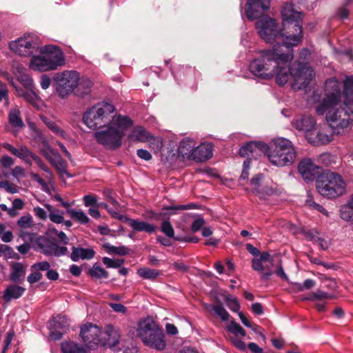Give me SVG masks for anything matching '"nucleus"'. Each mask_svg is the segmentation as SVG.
Returning a JSON list of instances; mask_svg holds the SVG:
<instances>
[{
    "label": "nucleus",
    "instance_id": "nucleus-1",
    "mask_svg": "<svg viewBox=\"0 0 353 353\" xmlns=\"http://www.w3.org/2000/svg\"><path fill=\"white\" fill-rule=\"evenodd\" d=\"M292 48L283 49L276 47L261 51L260 56L250 62V72L261 79L275 78L279 85L286 84L291 75L294 78L292 89H305L314 78L315 73L307 62L296 61L289 66L294 57Z\"/></svg>",
    "mask_w": 353,
    "mask_h": 353
},
{
    "label": "nucleus",
    "instance_id": "nucleus-2",
    "mask_svg": "<svg viewBox=\"0 0 353 353\" xmlns=\"http://www.w3.org/2000/svg\"><path fill=\"white\" fill-rule=\"evenodd\" d=\"M325 94L323 101L316 106V112L319 115L326 112L329 127L333 133L339 134L353 121V110L350 108H336L341 102L342 94L339 81L336 78L325 81Z\"/></svg>",
    "mask_w": 353,
    "mask_h": 353
},
{
    "label": "nucleus",
    "instance_id": "nucleus-3",
    "mask_svg": "<svg viewBox=\"0 0 353 353\" xmlns=\"http://www.w3.org/2000/svg\"><path fill=\"white\" fill-rule=\"evenodd\" d=\"M132 123V120L129 117L119 114L115 121L110 124L105 130L96 132L94 138L99 143L109 149L115 150L121 145V139L125 130Z\"/></svg>",
    "mask_w": 353,
    "mask_h": 353
},
{
    "label": "nucleus",
    "instance_id": "nucleus-4",
    "mask_svg": "<svg viewBox=\"0 0 353 353\" xmlns=\"http://www.w3.org/2000/svg\"><path fill=\"white\" fill-rule=\"evenodd\" d=\"M276 21L268 17H263L256 23V28L261 38L266 43H274L271 49L276 47L285 49L286 47H293L296 45L289 43L290 41L286 35H288L287 30H283V28L279 31L277 29Z\"/></svg>",
    "mask_w": 353,
    "mask_h": 353
},
{
    "label": "nucleus",
    "instance_id": "nucleus-5",
    "mask_svg": "<svg viewBox=\"0 0 353 353\" xmlns=\"http://www.w3.org/2000/svg\"><path fill=\"white\" fill-rule=\"evenodd\" d=\"M267 152L270 163L278 167L291 165L296 157V152L292 143L283 137L274 139L270 146H268Z\"/></svg>",
    "mask_w": 353,
    "mask_h": 353
},
{
    "label": "nucleus",
    "instance_id": "nucleus-6",
    "mask_svg": "<svg viewBox=\"0 0 353 353\" xmlns=\"http://www.w3.org/2000/svg\"><path fill=\"white\" fill-rule=\"evenodd\" d=\"M114 106L108 102L99 103L88 109L83 116L84 123L90 129L112 124L116 119Z\"/></svg>",
    "mask_w": 353,
    "mask_h": 353
},
{
    "label": "nucleus",
    "instance_id": "nucleus-7",
    "mask_svg": "<svg viewBox=\"0 0 353 353\" xmlns=\"http://www.w3.org/2000/svg\"><path fill=\"white\" fill-rule=\"evenodd\" d=\"M283 18V30H287L290 39L289 43L298 45L303 38L302 19L303 13L296 12L292 3H285L281 11Z\"/></svg>",
    "mask_w": 353,
    "mask_h": 353
},
{
    "label": "nucleus",
    "instance_id": "nucleus-8",
    "mask_svg": "<svg viewBox=\"0 0 353 353\" xmlns=\"http://www.w3.org/2000/svg\"><path fill=\"white\" fill-rule=\"evenodd\" d=\"M316 188L324 197L335 199L345 192L346 183L339 174L325 171L316 181Z\"/></svg>",
    "mask_w": 353,
    "mask_h": 353
},
{
    "label": "nucleus",
    "instance_id": "nucleus-9",
    "mask_svg": "<svg viewBox=\"0 0 353 353\" xmlns=\"http://www.w3.org/2000/svg\"><path fill=\"white\" fill-rule=\"evenodd\" d=\"M246 250L254 256L252 260V268L261 274V279L268 281L273 274V259L268 252L260 251L250 243L245 245Z\"/></svg>",
    "mask_w": 353,
    "mask_h": 353
},
{
    "label": "nucleus",
    "instance_id": "nucleus-10",
    "mask_svg": "<svg viewBox=\"0 0 353 353\" xmlns=\"http://www.w3.org/2000/svg\"><path fill=\"white\" fill-rule=\"evenodd\" d=\"M56 92L61 99L67 98L78 85L79 73L74 70H65L57 73L54 77Z\"/></svg>",
    "mask_w": 353,
    "mask_h": 353
},
{
    "label": "nucleus",
    "instance_id": "nucleus-11",
    "mask_svg": "<svg viewBox=\"0 0 353 353\" xmlns=\"http://www.w3.org/2000/svg\"><path fill=\"white\" fill-rule=\"evenodd\" d=\"M9 46L12 52L23 57L31 55L39 48L37 39L30 34L25 35L12 41Z\"/></svg>",
    "mask_w": 353,
    "mask_h": 353
},
{
    "label": "nucleus",
    "instance_id": "nucleus-12",
    "mask_svg": "<svg viewBox=\"0 0 353 353\" xmlns=\"http://www.w3.org/2000/svg\"><path fill=\"white\" fill-rule=\"evenodd\" d=\"M101 330L99 327L92 323H87L81 327L80 336L85 345L91 349L101 345V339L99 336Z\"/></svg>",
    "mask_w": 353,
    "mask_h": 353
},
{
    "label": "nucleus",
    "instance_id": "nucleus-13",
    "mask_svg": "<svg viewBox=\"0 0 353 353\" xmlns=\"http://www.w3.org/2000/svg\"><path fill=\"white\" fill-rule=\"evenodd\" d=\"M43 53L50 70H56L58 67L65 64L63 52L55 46H46L41 50Z\"/></svg>",
    "mask_w": 353,
    "mask_h": 353
},
{
    "label": "nucleus",
    "instance_id": "nucleus-14",
    "mask_svg": "<svg viewBox=\"0 0 353 353\" xmlns=\"http://www.w3.org/2000/svg\"><path fill=\"white\" fill-rule=\"evenodd\" d=\"M49 326L50 337L59 340L70 326L69 319L65 316L58 315L50 321Z\"/></svg>",
    "mask_w": 353,
    "mask_h": 353
},
{
    "label": "nucleus",
    "instance_id": "nucleus-15",
    "mask_svg": "<svg viewBox=\"0 0 353 353\" xmlns=\"http://www.w3.org/2000/svg\"><path fill=\"white\" fill-rule=\"evenodd\" d=\"M270 0H248L245 14L250 20L259 18L270 8Z\"/></svg>",
    "mask_w": 353,
    "mask_h": 353
},
{
    "label": "nucleus",
    "instance_id": "nucleus-16",
    "mask_svg": "<svg viewBox=\"0 0 353 353\" xmlns=\"http://www.w3.org/2000/svg\"><path fill=\"white\" fill-rule=\"evenodd\" d=\"M142 342L145 345L158 351L163 350L166 346L165 334L159 325L154 328L152 334Z\"/></svg>",
    "mask_w": 353,
    "mask_h": 353
},
{
    "label": "nucleus",
    "instance_id": "nucleus-17",
    "mask_svg": "<svg viewBox=\"0 0 353 353\" xmlns=\"http://www.w3.org/2000/svg\"><path fill=\"white\" fill-rule=\"evenodd\" d=\"M292 125L297 130L304 132L307 139V137L314 130L316 121L311 115H301L292 120Z\"/></svg>",
    "mask_w": 353,
    "mask_h": 353
},
{
    "label": "nucleus",
    "instance_id": "nucleus-18",
    "mask_svg": "<svg viewBox=\"0 0 353 353\" xmlns=\"http://www.w3.org/2000/svg\"><path fill=\"white\" fill-rule=\"evenodd\" d=\"M328 128V127L314 128L310 135L307 137V140L313 145L327 144L333 139V135Z\"/></svg>",
    "mask_w": 353,
    "mask_h": 353
},
{
    "label": "nucleus",
    "instance_id": "nucleus-19",
    "mask_svg": "<svg viewBox=\"0 0 353 353\" xmlns=\"http://www.w3.org/2000/svg\"><path fill=\"white\" fill-rule=\"evenodd\" d=\"M157 325L158 324L150 317L140 320L137 329V336L142 341L147 339V337L152 334V332Z\"/></svg>",
    "mask_w": 353,
    "mask_h": 353
},
{
    "label": "nucleus",
    "instance_id": "nucleus-20",
    "mask_svg": "<svg viewBox=\"0 0 353 353\" xmlns=\"http://www.w3.org/2000/svg\"><path fill=\"white\" fill-rule=\"evenodd\" d=\"M105 334L107 336L105 340L101 339V345L108 346L111 349H114L119 343L121 334L119 329L111 325H107L105 327Z\"/></svg>",
    "mask_w": 353,
    "mask_h": 353
},
{
    "label": "nucleus",
    "instance_id": "nucleus-21",
    "mask_svg": "<svg viewBox=\"0 0 353 353\" xmlns=\"http://www.w3.org/2000/svg\"><path fill=\"white\" fill-rule=\"evenodd\" d=\"M268 145L261 141H250L245 145H243L239 149V154L243 157L252 156L254 157V153L258 154L259 152H267Z\"/></svg>",
    "mask_w": 353,
    "mask_h": 353
},
{
    "label": "nucleus",
    "instance_id": "nucleus-22",
    "mask_svg": "<svg viewBox=\"0 0 353 353\" xmlns=\"http://www.w3.org/2000/svg\"><path fill=\"white\" fill-rule=\"evenodd\" d=\"M263 179V175L261 174H258L254 176L250 181V185L252 192L260 197H263L266 195H270L274 192L273 188L262 185L261 182Z\"/></svg>",
    "mask_w": 353,
    "mask_h": 353
},
{
    "label": "nucleus",
    "instance_id": "nucleus-23",
    "mask_svg": "<svg viewBox=\"0 0 353 353\" xmlns=\"http://www.w3.org/2000/svg\"><path fill=\"white\" fill-rule=\"evenodd\" d=\"M212 157V147L210 144L201 143L194 147L190 160L204 162Z\"/></svg>",
    "mask_w": 353,
    "mask_h": 353
},
{
    "label": "nucleus",
    "instance_id": "nucleus-24",
    "mask_svg": "<svg viewBox=\"0 0 353 353\" xmlns=\"http://www.w3.org/2000/svg\"><path fill=\"white\" fill-rule=\"evenodd\" d=\"M44 157L57 170L59 173H67L66 162L62 159L61 155L53 150L43 152Z\"/></svg>",
    "mask_w": 353,
    "mask_h": 353
},
{
    "label": "nucleus",
    "instance_id": "nucleus-25",
    "mask_svg": "<svg viewBox=\"0 0 353 353\" xmlns=\"http://www.w3.org/2000/svg\"><path fill=\"white\" fill-rule=\"evenodd\" d=\"M316 168L312 159H304L299 163L298 170L305 181H310L314 179V173Z\"/></svg>",
    "mask_w": 353,
    "mask_h": 353
},
{
    "label": "nucleus",
    "instance_id": "nucleus-26",
    "mask_svg": "<svg viewBox=\"0 0 353 353\" xmlns=\"http://www.w3.org/2000/svg\"><path fill=\"white\" fill-rule=\"evenodd\" d=\"M19 97L23 98L27 103L34 107L36 109H40L42 105V100L38 94L34 91V89L24 90L22 88L17 89Z\"/></svg>",
    "mask_w": 353,
    "mask_h": 353
},
{
    "label": "nucleus",
    "instance_id": "nucleus-27",
    "mask_svg": "<svg viewBox=\"0 0 353 353\" xmlns=\"http://www.w3.org/2000/svg\"><path fill=\"white\" fill-rule=\"evenodd\" d=\"M124 221L136 232H145L153 233L156 230V226L148 222L139 221L138 219L124 218Z\"/></svg>",
    "mask_w": 353,
    "mask_h": 353
},
{
    "label": "nucleus",
    "instance_id": "nucleus-28",
    "mask_svg": "<svg viewBox=\"0 0 353 353\" xmlns=\"http://www.w3.org/2000/svg\"><path fill=\"white\" fill-rule=\"evenodd\" d=\"M31 235V241L38 248L41 249L45 255L48 256L54 242L45 236H37L34 234H32Z\"/></svg>",
    "mask_w": 353,
    "mask_h": 353
},
{
    "label": "nucleus",
    "instance_id": "nucleus-29",
    "mask_svg": "<svg viewBox=\"0 0 353 353\" xmlns=\"http://www.w3.org/2000/svg\"><path fill=\"white\" fill-rule=\"evenodd\" d=\"M93 86L92 81L86 77H79L78 85L76 86L74 94L79 97H85L91 92Z\"/></svg>",
    "mask_w": 353,
    "mask_h": 353
},
{
    "label": "nucleus",
    "instance_id": "nucleus-30",
    "mask_svg": "<svg viewBox=\"0 0 353 353\" xmlns=\"http://www.w3.org/2000/svg\"><path fill=\"white\" fill-rule=\"evenodd\" d=\"M196 142L194 139L189 137L184 138L181 141L178 148L179 154L183 159L190 160Z\"/></svg>",
    "mask_w": 353,
    "mask_h": 353
},
{
    "label": "nucleus",
    "instance_id": "nucleus-31",
    "mask_svg": "<svg viewBox=\"0 0 353 353\" xmlns=\"http://www.w3.org/2000/svg\"><path fill=\"white\" fill-rule=\"evenodd\" d=\"M343 103L346 108L353 105V76L346 77L343 81Z\"/></svg>",
    "mask_w": 353,
    "mask_h": 353
},
{
    "label": "nucleus",
    "instance_id": "nucleus-32",
    "mask_svg": "<svg viewBox=\"0 0 353 353\" xmlns=\"http://www.w3.org/2000/svg\"><path fill=\"white\" fill-rule=\"evenodd\" d=\"M26 292L23 287L17 285H8L3 292V299L7 303L10 302L13 299L21 298Z\"/></svg>",
    "mask_w": 353,
    "mask_h": 353
},
{
    "label": "nucleus",
    "instance_id": "nucleus-33",
    "mask_svg": "<svg viewBox=\"0 0 353 353\" xmlns=\"http://www.w3.org/2000/svg\"><path fill=\"white\" fill-rule=\"evenodd\" d=\"M95 252L91 248H83L72 247L70 258L73 261H78L80 259L90 260L94 256Z\"/></svg>",
    "mask_w": 353,
    "mask_h": 353
},
{
    "label": "nucleus",
    "instance_id": "nucleus-34",
    "mask_svg": "<svg viewBox=\"0 0 353 353\" xmlns=\"http://www.w3.org/2000/svg\"><path fill=\"white\" fill-rule=\"evenodd\" d=\"M26 268L20 262H13L10 265V279L14 282H20L24 277Z\"/></svg>",
    "mask_w": 353,
    "mask_h": 353
},
{
    "label": "nucleus",
    "instance_id": "nucleus-35",
    "mask_svg": "<svg viewBox=\"0 0 353 353\" xmlns=\"http://www.w3.org/2000/svg\"><path fill=\"white\" fill-rule=\"evenodd\" d=\"M48 63L43 53L40 55L33 56L30 63V68L34 70L45 72L50 70Z\"/></svg>",
    "mask_w": 353,
    "mask_h": 353
},
{
    "label": "nucleus",
    "instance_id": "nucleus-36",
    "mask_svg": "<svg viewBox=\"0 0 353 353\" xmlns=\"http://www.w3.org/2000/svg\"><path fill=\"white\" fill-rule=\"evenodd\" d=\"M152 137L143 127L136 126L128 136L130 141L146 142Z\"/></svg>",
    "mask_w": 353,
    "mask_h": 353
},
{
    "label": "nucleus",
    "instance_id": "nucleus-37",
    "mask_svg": "<svg viewBox=\"0 0 353 353\" xmlns=\"http://www.w3.org/2000/svg\"><path fill=\"white\" fill-rule=\"evenodd\" d=\"M8 121L14 128H22L25 125L21 117V112L18 108L10 109L8 113Z\"/></svg>",
    "mask_w": 353,
    "mask_h": 353
},
{
    "label": "nucleus",
    "instance_id": "nucleus-38",
    "mask_svg": "<svg viewBox=\"0 0 353 353\" xmlns=\"http://www.w3.org/2000/svg\"><path fill=\"white\" fill-rule=\"evenodd\" d=\"M63 353H88L85 348L73 341H64L61 345Z\"/></svg>",
    "mask_w": 353,
    "mask_h": 353
},
{
    "label": "nucleus",
    "instance_id": "nucleus-39",
    "mask_svg": "<svg viewBox=\"0 0 353 353\" xmlns=\"http://www.w3.org/2000/svg\"><path fill=\"white\" fill-rule=\"evenodd\" d=\"M36 155L37 154L29 150L27 146L21 145L18 148L16 157L23 160L26 163L32 165V161Z\"/></svg>",
    "mask_w": 353,
    "mask_h": 353
},
{
    "label": "nucleus",
    "instance_id": "nucleus-40",
    "mask_svg": "<svg viewBox=\"0 0 353 353\" xmlns=\"http://www.w3.org/2000/svg\"><path fill=\"white\" fill-rule=\"evenodd\" d=\"M68 213L74 220L81 224H87L90 221V218L81 210L68 209Z\"/></svg>",
    "mask_w": 353,
    "mask_h": 353
},
{
    "label": "nucleus",
    "instance_id": "nucleus-41",
    "mask_svg": "<svg viewBox=\"0 0 353 353\" xmlns=\"http://www.w3.org/2000/svg\"><path fill=\"white\" fill-rule=\"evenodd\" d=\"M137 274L144 279L154 280L161 274V272L148 268H141L137 270Z\"/></svg>",
    "mask_w": 353,
    "mask_h": 353
},
{
    "label": "nucleus",
    "instance_id": "nucleus-42",
    "mask_svg": "<svg viewBox=\"0 0 353 353\" xmlns=\"http://www.w3.org/2000/svg\"><path fill=\"white\" fill-rule=\"evenodd\" d=\"M103 248L108 254H115L119 256H125L127 255L129 252V249L124 245L117 247L106 243L103 244Z\"/></svg>",
    "mask_w": 353,
    "mask_h": 353
},
{
    "label": "nucleus",
    "instance_id": "nucleus-43",
    "mask_svg": "<svg viewBox=\"0 0 353 353\" xmlns=\"http://www.w3.org/2000/svg\"><path fill=\"white\" fill-rule=\"evenodd\" d=\"M42 121L47 125V127L57 135H59L61 137H65V132L56 123L46 117H42Z\"/></svg>",
    "mask_w": 353,
    "mask_h": 353
},
{
    "label": "nucleus",
    "instance_id": "nucleus-44",
    "mask_svg": "<svg viewBox=\"0 0 353 353\" xmlns=\"http://www.w3.org/2000/svg\"><path fill=\"white\" fill-rule=\"evenodd\" d=\"M89 274L96 279H106L108 277V272L97 263L94 264L89 270Z\"/></svg>",
    "mask_w": 353,
    "mask_h": 353
},
{
    "label": "nucleus",
    "instance_id": "nucleus-45",
    "mask_svg": "<svg viewBox=\"0 0 353 353\" xmlns=\"http://www.w3.org/2000/svg\"><path fill=\"white\" fill-rule=\"evenodd\" d=\"M208 309L210 312H214L216 315L224 321H228L229 319V313L221 305H211Z\"/></svg>",
    "mask_w": 353,
    "mask_h": 353
},
{
    "label": "nucleus",
    "instance_id": "nucleus-46",
    "mask_svg": "<svg viewBox=\"0 0 353 353\" xmlns=\"http://www.w3.org/2000/svg\"><path fill=\"white\" fill-rule=\"evenodd\" d=\"M228 330L234 335V337H237L239 336L244 337L245 336V331L234 321H232L228 325Z\"/></svg>",
    "mask_w": 353,
    "mask_h": 353
},
{
    "label": "nucleus",
    "instance_id": "nucleus-47",
    "mask_svg": "<svg viewBox=\"0 0 353 353\" xmlns=\"http://www.w3.org/2000/svg\"><path fill=\"white\" fill-rule=\"evenodd\" d=\"M340 216L346 221H353V208L349 205V201L347 205L341 207Z\"/></svg>",
    "mask_w": 353,
    "mask_h": 353
},
{
    "label": "nucleus",
    "instance_id": "nucleus-48",
    "mask_svg": "<svg viewBox=\"0 0 353 353\" xmlns=\"http://www.w3.org/2000/svg\"><path fill=\"white\" fill-rule=\"evenodd\" d=\"M67 252L68 249L66 247L59 246L57 244L54 243L48 256H61L63 255H65Z\"/></svg>",
    "mask_w": 353,
    "mask_h": 353
},
{
    "label": "nucleus",
    "instance_id": "nucleus-49",
    "mask_svg": "<svg viewBox=\"0 0 353 353\" xmlns=\"http://www.w3.org/2000/svg\"><path fill=\"white\" fill-rule=\"evenodd\" d=\"M33 219L30 214L22 216L17 221V225L22 229L29 228L32 226Z\"/></svg>",
    "mask_w": 353,
    "mask_h": 353
},
{
    "label": "nucleus",
    "instance_id": "nucleus-50",
    "mask_svg": "<svg viewBox=\"0 0 353 353\" xmlns=\"http://www.w3.org/2000/svg\"><path fill=\"white\" fill-rule=\"evenodd\" d=\"M227 306L233 312L239 313L240 309V304L236 299L231 295H228L225 299Z\"/></svg>",
    "mask_w": 353,
    "mask_h": 353
},
{
    "label": "nucleus",
    "instance_id": "nucleus-51",
    "mask_svg": "<svg viewBox=\"0 0 353 353\" xmlns=\"http://www.w3.org/2000/svg\"><path fill=\"white\" fill-rule=\"evenodd\" d=\"M102 261L108 268H118L124 263L123 259H112L108 257H103Z\"/></svg>",
    "mask_w": 353,
    "mask_h": 353
},
{
    "label": "nucleus",
    "instance_id": "nucleus-52",
    "mask_svg": "<svg viewBox=\"0 0 353 353\" xmlns=\"http://www.w3.org/2000/svg\"><path fill=\"white\" fill-rule=\"evenodd\" d=\"M19 81L24 86V90L34 89V83L32 78L27 74H22L19 77Z\"/></svg>",
    "mask_w": 353,
    "mask_h": 353
},
{
    "label": "nucleus",
    "instance_id": "nucleus-53",
    "mask_svg": "<svg viewBox=\"0 0 353 353\" xmlns=\"http://www.w3.org/2000/svg\"><path fill=\"white\" fill-rule=\"evenodd\" d=\"M63 212L58 210H54L49 214L50 220L55 223H61L64 222Z\"/></svg>",
    "mask_w": 353,
    "mask_h": 353
},
{
    "label": "nucleus",
    "instance_id": "nucleus-54",
    "mask_svg": "<svg viewBox=\"0 0 353 353\" xmlns=\"http://www.w3.org/2000/svg\"><path fill=\"white\" fill-rule=\"evenodd\" d=\"M161 231L169 238H172L174 231L169 221H164L161 223Z\"/></svg>",
    "mask_w": 353,
    "mask_h": 353
},
{
    "label": "nucleus",
    "instance_id": "nucleus-55",
    "mask_svg": "<svg viewBox=\"0 0 353 353\" xmlns=\"http://www.w3.org/2000/svg\"><path fill=\"white\" fill-rule=\"evenodd\" d=\"M306 205L313 209L316 210L325 215H328L327 211L320 204L316 203L312 198H308L306 200Z\"/></svg>",
    "mask_w": 353,
    "mask_h": 353
},
{
    "label": "nucleus",
    "instance_id": "nucleus-56",
    "mask_svg": "<svg viewBox=\"0 0 353 353\" xmlns=\"http://www.w3.org/2000/svg\"><path fill=\"white\" fill-rule=\"evenodd\" d=\"M83 201L85 206L92 208L97 205H100V204L97 203V197L92 194H88L83 197Z\"/></svg>",
    "mask_w": 353,
    "mask_h": 353
},
{
    "label": "nucleus",
    "instance_id": "nucleus-57",
    "mask_svg": "<svg viewBox=\"0 0 353 353\" xmlns=\"http://www.w3.org/2000/svg\"><path fill=\"white\" fill-rule=\"evenodd\" d=\"M196 208V205L190 203L188 205H171L165 208L166 210H185Z\"/></svg>",
    "mask_w": 353,
    "mask_h": 353
},
{
    "label": "nucleus",
    "instance_id": "nucleus-58",
    "mask_svg": "<svg viewBox=\"0 0 353 353\" xmlns=\"http://www.w3.org/2000/svg\"><path fill=\"white\" fill-rule=\"evenodd\" d=\"M316 282L310 279H306L303 283H296L299 291L309 290L314 287Z\"/></svg>",
    "mask_w": 353,
    "mask_h": 353
},
{
    "label": "nucleus",
    "instance_id": "nucleus-59",
    "mask_svg": "<svg viewBox=\"0 0 353 353\" xmlns=\"http://www.w3.org/2000/svg\"><path fill=\"white\" fill-rule=\"evenodd\" d=\"M100 206L105 208L112 217L120 221H124L125 216L120 214L119 212L110 208L106 203H100Z\"/></svg>",
    "mask_w": 353,
    "mask_h": 353
},
{
    "label": "nucleus",
    "instance_id": "nucleus-60",
    "mask_svg": "<svg viewBox=\"0 0 353 353\" xmlns=\"http://www.w3.org/2000/svg\"><path fill=\"white\" fill-rule=\"evenodd\" d=\"M36 164L44 172H46L47 174H49L50 177L52 176V173L50 168L44 163V162L42 161V159L38 156L36 155L34 157V159L33 160Z\"/></svg>",
    "mask_w": 353,
    "mask_h": 353
},
{
    "label": "nucleus",
    "instance_id": "nucleus-61",
    "mask_svg": "<svg viewBox=\"0 0 353 353\" xmlns=\"http://www.w3.org/2000/svg\"><path fill=\"white\" fill-rule=\"evenodd\" d=\"M332 296L327 292H325L321 290H317L314 293H313L312 299V300H324L327 299H331Z\"/></svg>",
    "mask_w": 353,
    "mask_h": 353
},
{
    "label": "nucleus",
    "instance_id": "nucleus-62",
    "mask_svg": "<svg viewBox=\"0 0 353 353\" xmlns=\"http://www.w3.org/2000/svg\"><path fill=\"white\" fill-rule=\"evenodd\" d=\"M14 159L8 155H4L0 159V164L5 168L11 167L14 165Z\"/></svg>",
    "mask_w": 353,
    "mask_h": 353
},
{
    "label": "nucleus",
    "instance_id": "nucleus-63",
    "mask_svg": "<svg viewBox=\"0 0 353 353\" xmlns=\"http://www.w3.org/2000/svg\"><path fill=\"white\" fill-rule=\"evenodd\" d=\"M205 224V221L203 218H199L195 219L192 225H191V230L193 232H196L201 230V228Z\"/></svg>",
    "mask_w": 353,
    "mask_h": 353
},
{
    "label": "nucleus",
    "instance_id": "nucleus-64",
    "mask_svg": "<svg viewBox=\"0 0 353 353\" xmlns=\"http://www.w3.org/2000/svg\"><path fill=\"white\" fill-rule=\"evenodd\" d=\"M34 215L41 220H45L48 217L47 212L41 207H34L33 209Z\"/></svg>",
    "mask_w": 353,
    "mask_h": 353
}]
</instances>
